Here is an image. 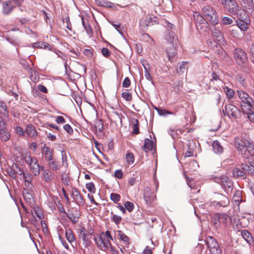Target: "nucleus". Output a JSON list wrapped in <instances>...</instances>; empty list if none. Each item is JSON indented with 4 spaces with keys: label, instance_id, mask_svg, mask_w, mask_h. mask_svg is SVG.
Returning a JSON list of instances; mask_svg holds the SVG:
<instances>
[{
    "label": "nucleus",
    "instance_id": "1",
    "mask_svg": "<svg viewBox=\"0 0 254 254\" xmlns=\"http://www.w3.org/2000/svg\"><path fill=\"white\" fill-rule=\"evenodd\" d=\"M235 145L243 157L248 159L254 156V145L250 140L239 136L235 139Z\"/></svg>",
    "mask_w": 254,
    "mask_h": 254
},
{
    "label": "nucleus",
    "instance_id": "2",
    "mask_svg": "<svg viewBox=\"0 0 254 254\" xmlns=\"http://www.w3.org/2000/svg\"><path fill=\"white\" fill-rule=\"evenodd\" d=\"M219 1L230 15L237 16L245 11L236 0H219Z\"/></svg>",
    "mask_w": 254,
    "mask_h": 254
},
{
    "label": "nucleus",
    "instance_id": "3",
    "mask_svg": "<svg viewBox=\"0 0 254 254\" xmlns=\"http://www.w3.org/2000/svg\"><path fill=\"white\" fill-rule=\"evenodd\" d=\"M202 14L212 25H216L219 22L218 15L215 9L209 5H205L202 8Z\"/></svg>",
    "mask_w": 254,
    "mask_h": 254
},
{
    "label": "nucleus",
    "instance_id": "4",
    "mask_svg": "<svg viewBox=\"0 0 254 254\" xmlns=\"http://www.w3.org/2000/svg\"><path fill=\"white\" fill-rule=\"evenodd\" d=\"M211 221L216 229H220L221 227H226L231 221V218L225 213H215L213 215Z\"/></svg>",
    "mask_w": 254,
    "mask_h": 254
},
{
    "label": "nucleus",
    "instance_id": "5",
    "mask_svg": "<svg viewBox=\"0 0 254 254\" xmlns=\"http://www.w3.org/2000/svg\"><path fill=\"white\" fill-rule=\"evenodd\" d=\"M234 58L239 66L244 68L247 67L248 58L244 50L240 48L235 49L234 51Z\"/></svg>",
    "mask_w": 254,
    "mask_h": 254
},
{
    "label": "nucleus",
    "instance_id": "6",
    "mask_svg": "<svg viewBox=\"0 0 254 254\" xmlns=\"http://www.w3.org/2000/svg\"><path fill=\"white\" fill-rule=\"evenodd\" d=\"M25 162L29 165L30 169L34 176L40 174V165L35 157H32L30 153H26L23 156Z\"/></svg>",
    "mask_w": 254,
    "mask_h": 254
},
{
    "label": "nucleus",
    "instance_id": "7",
    "mask_svg": "<svg viewBox=\"0 0 254 254\" xmlns=\"http://www.w3.org/2000/svg\"><path fill=\"white\" fill-rule=\"evenodd\" d=\"M236 23L241 31H247L250 25L251 20L248 13L245 11L237 16Z\"/></svg>",
    "mask_w": 254,
    "mask_h": 254
},
{
    "label": "nucleus",
    "instance_id": "8",
    "mask_svg": "<svg viewBox=\"0 0 254 254\" xmlns=\"http://www.w3.org/2000/svg\"><path fill=\"white\" fill-rule=\"evenodd\" d=\"M216 182L220 184L225 191L229 193L231 192L233 189V182L231 179L226 176H222L219 178H215Z\"/></svg>",
    "mask_w": 254,
    "mask_h": 254
},
{
    "label": "nucleus",
    "instance_id": "9",
    "mask_svg": "<svg viewBox=\"0 0 254 254\" xmlns=\"http://www.w3.org/2000/svg\"><path fill=\"white\" fill-rule=\"evenodd\" d=\"M225 111L227 115L231 119H237L241 117L240 110L231 104L225 105Z\"/></svg>",
    "mask_w": 254,
    "mask_h": 254
},
{
    "label": "nucleus",
    "instance_id": "10",
    "mask_svg": "<svg viewBox=\"0 0 254 254\" xmlns=\"http://www.w3.org/2000/svg\"><path fill=\"white\" fill-rule=\"evenodd\" d=\"M206 242L210 251V254H221V250L218 243L212 237L207 238Z\"/></svg>",
    "mask_w": 254,
    "mask_h": 254
},
{
    "label": "nucleus",
    "instance_id": "11",
    "mask_svg": "<svg viewBox=\"0 0 254 254\" xmlns=\"http://www.w3.org/2000/svg\"><path fill=\"white\" fill-rule=\"evenodd\" d=\"M71 197L73 201L78 206H83L84 205L85 199L79 191L75 188H73L71 190Z\"/></svg>",
    "mask_w": 254,
    "mask_h": 254
},
{
    "label": "nucleus",
    "instance_id": "12",
    "mask_svg": "<svg viewBox=\"0 0 254 254\" xmlns=\"http://www.w3.org/2000/svg\"><path fill=\"white\" fill-rule=\"evenodd\" d=\"M7 172L9 176L13 179H15L18 175L21 176L23 174V171L16 163H13L11 167L8 169Z\"/></svg>",
    "mask_w": 254,
    "mask_h": 254
},
{
    "label": "nucleus",
    "instance_id": "13",
    "mask_svg": "<svg viewBox=\"0 0 254 254\" xmlns=\"http://www.w3.org/2000/svg\"><path fill=\"white\" fill-rule=\"evenodd\" d=\"M78 233L81 237L85 247L87 248L91 243L90 236L87 233L86 229L85 227H81L78 229Z\"/></svg>",
    "mask_w": 254,
    "mask_h": 254
},
{
    "label": "nucleus",
    "instance_id": "14",
    "mask_svg": "<svg viewBox=\"0 0 254 254\" xmlns=\"http://www.w3.org/2000/svg\"><path fill=\"white\" fill-rule=\"evenodd\" d=\"M193 16L195 19V25L198 30L199 29H202L203 26H201V25H205L208 22L203 15H200L195 12Z\"/></svg>",
    "mask_w": 254,
    "mask_h": 254
},
{
    "label": "nucleus",
    "instance_id": "15",
    "mask_svg": "<svg viewBox=\"0 0 254 254\" xmlns=\"http://www.w3.org/2000/svg\"><path fill=\"white\" fill-rule=\"evenodd\" d=\"M53 149L47 147L46 144L43 145L42 147V154L46 160L51 161L53 160Z\"/></svg>",
    "mask_w": 254,
    "mask_h": 254
},
{
    "label": "nucleus",
    "instance_id": "16",
    "mask_svg": "<svg viewBox=\"0 0 254 254\" xmlns=\"http://www.w3.org/2000/svg\"><path fill=\"white\" fill-rule=\"evenodd\" d=\"M144 199L147 204H150L155 199L156 196L154 193L150 190V188L147 187L145 189Z\"/></svg>",
    "mask_w": 254,
    "mask_h": 254
},
{
    "label": "nucleus",
    "instance_id": "17",
    "mask_svg": "<svg viewBox=\"0 0 254 254\" xmlns=\"http://www.w3.org/2000/svg\"><path fill=\"white\" fill-rule=\"evenodd\" d=\"M14 6L11 4V1L7 0L2 3V12L4 15H8L13 11Z\"/></svg>",
    "mask_w": 254,
    "mask_h": 254
},
{
    "label": "nucleus",
    "instance_id": "18",
    "mask_svg": "<svg viewBox=\"0 0 254 254\" xmlns=\"http://www.w3.org/2000/svg\"><path fill=\"white\" fill-rule=\"evenodd\" d=\"M155 18L151 16L146 17L145 19L140 20L139 25L143 29H146L149 26L153 25V22H155Z\"/></svg>",
    "mask_w": 254,
    "mask_h": 254
},
{
    "label": "nucleus",
    "instance_id": "19",
    "mask_svg": "<svg viewBox=\"0 0 254 254\" xmlns=\"http://www.w3.org/2000/svg\"><path fill=\"white\" fill-rule=\"evenodd\" d=\"M166 39L171 46H177L178 43V37L173 31H169Z\"/></svg>",
    "mask_w": 254,
    "mask_h": 254
},
{
    "label": "nucleus",
    "instance_id": "20",
    "mask_svg": "<svg viewBox=\"0 0 254 254\" xmlns=\"http://www.w3.org/2000/svg\"><path fill=\"white\" fill-rule=\"evenodd\" d=\"M25 132L27 133V135L32 138L33 139H36L37 136V132L35 127L31 125H28L25 130Z\"/></svg>",
    "mask_w": 254,
    "mask_h": 254
},
{
    "label": "nucleus",
    "instance_id": "21",
    "mask_svg": "<svg viewBox=\"0 0 254 254\" xmlns=\"http://www.w3.org/2000/svg\"><path fill=\"white\" fill-rule=\"evenodd\" d=\"M122 115L121 113H119L116 111H113L111 114L109 119L111 122L117 125L119 122L122 124Z\"/></svg>",
    "mask_w": 254,
    "mask_h": 254
},
{
    "label": "nucleus",
    "instance_id": "22",
    "mask_svg": "<svg viewBox=\"0 0 254 254\" xmlns=\"http://www.w3.org/2000/svg\"><path fill=\"white\" fill-rule=\"evenodd\" d=\"M177 46H171L170 47H167L166 49V52L168 55L169 60L171 62H173L174 61L175 57L176 54V47Z\"/></svg>",
    "mask_w": 254,
    "mask_h": 254
},
{
    "label": "nucleus",
    "instance_id": "23",
    "mask_svg": "<svg viewBox=\"0 0 254 254\" xmlns=\"http://www.w3.org/2000/svg\"><path fill=\"white\" fill-rule=\"evenodd\" d=\"M218 204L221 207H226L229 204V200L228 198L221 194L218 195Z\"/></svg>",
    "mask_w": 254,
    "mask_h": 254
},
{
    "label": "nucleus",
    "instance_id": "24",
    "mask_svg": "<svg viewBox=\"0 0 254 254\" xmlns=\"http://www.w3.org/2000/svg\"><path fill=\"white\" fill-rule=\"evenodd\" d=\"M32 46L34 48H41L44 49H48L50 51L52 50L53 49V47L51 45L44 42H38L34 43L33 44Z\"/></svg>",
    "mask_w": 254,
    "mask_h": 254
},
{
    "label": "nucleus",
    "instance_id": "25",
    "mask_svg": "<svg viewBox=\"0 0 254 254\" xmlns=\"http://www.w3.org/2000/svg\"><path fill=\"white\" fill-rule=\"evenodd\" d=\"M242 169L246 172V173L254 176V162L253 164H242Z\"/></svg>",
    "mask_w": 254,
    "mask_h": 254
},
{
    "label": "nucleus",
    "instance_id": "26",
    "mask_svg": "<svg viewBox=\"0 0 254 254\" xmlns=\"http://www.w3.org/2000/svg\"><path fill=\"white\" fill-rule=\"evenodd\" d=\"M0 114L5 118L9 117V110L6 103L2 101H0Z\"/></svg>",
    "mask_w": 254,
    "mask_h": 254
},
{
    "label": "nucleus",
    "instance_id": "27",
    "mask_svg": "<svg viewBox=\"0 0 254 254\" xmlns=\"http://www.w3.org/2000/svg\"><path fill=\"white\" fill-rule=\"evenodd\" d=\"M233 176L236 178H241L245 179L246 178V172L242 169L234 168L233 170Z\"/></svg>",
    "mask_w": 254,
    "mask_h": 254
},
{
    "label": "nucleus",
    "instance_id": "28",
    "mask_svg": "<svg viewBox=\"0 0 254 254\" xmlns=\"http://www.w3.org/2000/svg\"><path fill=\"white\" fill-rule=\"evenodd\" d=\"M242 106H248L249 108H253L254 106V100L250 96H248L245 99H243L241 101Z\"/></svg>",
    "mask_w": 254,
    "mask_h": 254
},
{
    "label": "nucleus",
    "instance_id": "29",
    "mask_svg": "<svg viewBox=\"0 0 254 254\" xmlns=\"http://www.w3.org/2000/svg\"><path fill=\"white\" fill-rule=\"evenodd\" d=\"M131 126L133 129L132 133L138 134L139 133L138 121L136 119H132L131 120Z\"/></svg>",
    "mask_w": 254,
    "mask_h": 254
},
{
    "label": "nucleus",
    "instance_id": "30",
    "mask_svg": "<svg viewBox=\"0 0 254 254\" xmlns=\"http://www.w3.org/2000/svg\"><path fill=\"white\" fill-rule=\"evenodd\" d=\"M212 34L213 36L215 38L216 40L218 42L223 43L225 42V39L223 36V34L220 31L214 29L212 32Z\"/></svg>",
    "mask_w": 254,
    "mask_h": 254
},
{
    "label": "nucleus",
    "instance_id": "31",
    "mask_svg": "<svg viewBox=\"0 0 254 254\" xmlns=\"http://www.w3.org/2000/svg\"><path fill=\"white\" fill-rule=\"evenodd\" d=\"M212 148L215 153H222L223 151V148L217 140H214L212 143Z\"/></svg>",
    "mask_w": 254,
    "mask_h": 254
},
{
    "label": "nucleus",
    "instance_id": "32",
    "mask_svg": "<svg viewBox=\"0 0 254 254\" xmlns=\"http://www.w3.org/2000/svg\"><path fill=\"white\" fill-rule=\"evenodd\" d=\"M188 68V62L183 61L179 66V69H177V73L180 75L187 74Z\"/></svg>",
    "mask_w": 254,
    "mask_h": 254
},
{
    "label": "nucleus",
    "instance_id": "33",
    "mask_svg": "<svg viewBox=\"0 0 254 254\" xmlns=\"http://www.w3.org/2000/svg\"><path fill=\"white\" fill-rule=\"evenodd\" d=\"M152 148V141L148 138L145 139L144 145L142 146V150L147 152L148 151L151 150Z\"/></svg>",
    "mask_w": 254,
    "mask_h": 254
},
{
    "label": "nucleus",
    "instance_id": "34",
    "mask_svg": "<svg viewBox=\"0 0 254 254\" xmlns=\"http://www.w3.org/2000/svg\"><path fill=\"white\" fill-rule=\"evenodd\" d=\"M116 233L117 236L119 237L120 240L122 241L125 245L129 244V238L126 235H125L122 231H117Z\"/></svg>",
    "mask_w": 254,
    "mask_h": 254
},
{
    "label": "nucleus",
    "instance_id": "35",
    "mask_svg": "<svg viewBox=\"0 0 254 254\" xmlns=\"http://www.w3.org/2000/svg\"><path fill=\"white\" fill-rule=\"evenodd\" d=\"M104 233H102L100 236H95L94 237V241L98 246V248L101 250H103V240L104 238L102 237Z\"/></svg>",
    "mask_w": 254,
    "mask_h": 254
},
{
    "label": "nucleus",
    "instance_id": "36",
    "mask_svg": "<svg viewBox=\"0 0 254 254\" xmlns=\"http://www.w3.org/2000/svg\"><path fill=\"white\" fill-rule=\"evenodd\" d=\"M0 138L4 142L9 140L10 134L8 132L7 128H3V131H2V129H0Z\"/></svg>",
    "mask_w": 254,
    "mask_h": 254
},
{
    "label": "nucleus",
    "instance_id": "37",
    "mask_svg": "<svg viewBox=\"0 0 254 254\" xmlns=\"http://www.w3.org/2000/svg\"><path fill=\"white\" fill-rule=\"evenodd\" d=\"M63 213L66 215L73 224H76L78 222L79 217L75 215L73 213H66L64 209H63Z\"/></svg>",
    "mask_w": 254,
    "mask_h": 254
},
{
    "label": "nucleus",
    "instance_id": "38",
    "mask_svg": "<svg viewBox=\"0 0 254 254\" xmlns=\"http://www.w3.org/2000/svg\"><path fill=\"white\" fill-rule=\"evenodd\" d=\"M48 165L50 169L53 170L57 171L60 168V163L54 159L51 161H49Z\"/></svg>",
    "mask_w": 254,
    "mask_h": 254
},
{
    "label": "nucleus",
    "instance_id": "39",
    "mask_svg": "<svg viewBox=\"0 0 254 254\" xmlns=\"http://www.w3.org/2000/svg\"><path fill=\"white\" fill-rule=\"evenodd\" d=\"M43 178L46 182H49L52 180V174L51 171L49 169H46L43 173L42 175Z\"/></svg>",
    "mask_w": 254,
    "mask_h": 254
},
{
    "label": "nucleus",
    "instance_id": "40",
    "mask_svg": "<svg viewBox=\"0 0 254 254\" xmlns=\"http://www.w3.org/2000/svg\"><path fill=\"white\" fill-rule=\"evenodd\" d=\"M65 237L67 240L70 243L74 242L75 237L73 232L70 229H67L65 232Z\"/></svg>",
    "mask_w": 254,
    "mask_h": 254
},
{
    "label": "nucleus",
    "instance_id": "41",
    "mask_svg": "<svg viewBox=\"0 0 254 254\" xmlns=\"http://www.w3.org/2000/svg\"><path fill=\"white\" fill-rule=\"evenodd\" d=\"M248 110L247 112L245 111H243V112L247 115L248 118L251 122L254 123V110L252 108H248Z\"/></svg>",
    "mask_w": 254,
    "mask_h": 254
},
{
    "label": "nucleus",
    "instance_id": "42",
    "mask_svg": "<svg viewBox=\"0 0 254 254\" xmlns=\"http://www.w3.org/2000/svg\"><path fill=\"white\" fill-rule=\"evenodd\" d=\"M223 89L228 99H231L234 97L235 92L232 89L230 88L227 86H225L223 88Z\"/></svg>",
    "mask_w": 254,
    "mask_h": 254
},
{
    "label": "nucleus",
    "instance_id": "43",
    "mask_svg": "<svg viewBox=\"0 0 254 254\" xmlns=\"http://www.w3.org/2000/svg\"><path fill=\"white\" fill-rule=\"evenodd\" d=\"M160 116L166 117L169 115H174V113L165 109L155 108Z\"/></svg>",
    "mask_w": 254,
    "mask_h": 254
},
{
    "label": "nucleus",
    "instance_id": "44",
    "mask_svg": "<svg viewBox=\"0 0 254 254\" xmlns=\"http://www.w3.org/2000/svg\"><path fill=\"white\" fill-rule=\"evenodd\" d=\"M221 22L223 25H226L232 24L234 21L230 17L224 16L221 18Z\"/></svg>",
    "mask_w": 254,
    "mask_h": 254
},
{
    "label": "nucleus",
    "instance_id": "45",
    "mask_svg": "<svg viewBox=\"0 0 254 254\" xmlns=\"http://www.w3.org/2000/svg\"><path fill=\"white\" fill-rule=\"evenodd\" d=\"M95 127L96 130L102 132L104 129L103 122L102 120H99L95 123Z\"/></svg>",
    "mask_w": 254,
    "mask_h": 254
},
{
    "label": "nucleus",
    "instance_id": "46",
    "mask_svg": "<svg viewBox=\"0 0 254 254\" xmlns=\"http://www.w3.org/2000/svg\"><path fill=\"white\" fill-rule=\"evenodd\" d=\"M22 179L24 180V183H31L32 181V177L29 173H25L23 172V174H22Z\"/></svg>",
    "mask_w": 254,
    "mask_h": 254
},
{
    "label": "nucleus",
    "instance_id": "47",
    "mask_svg": "<svg viewBox=\"0 0 254 254\" xmlns=\"http://www.w3.org/2000/svg\"><path fill=\"white\" fill-rule=\"evenodd\" d=\"M237 94L241 101H242L243 99H245L246 98L248 97V96H249L248 93L242 90H237Z\"/></svg>",
    "mask_w": 254,
    "mask_h": 254
},
{
    "label": "nucleus",
    "instance_id": "48",
    "mask_svg": "<svg viewBox=\"0 0 254 254\" xmlns=\"http://www.w3.org/2000/svg\"><path fill=\"white\" fill-rule=\"evenodd\" d=\"M110 199L116 203H117L121 199V196L116 193H111L110 194Z\"/></svg>",
    "mask_w": 254,
    "mask_h": 254
},
{
    "label": "nucleus",
    "instance_id": "49",
    "mask_svg": "<svg viewBox=\"0 0 254 254\" xmlns=\"http://www.w3.org/2000/svg\"><path fill=\"white\" fill-rule=\"evenodd\" d=\"M28 72L30 74V78L32 82L36 83L38 81L39 77L35 71L32 70V72L29 71Z\"/></svg>",
    "mask_w": 254,
    "mask_h": 254
},
{
    "label": "nucleus",
    "instance_id": "50",
    "mask_svg": "<svg viewBox=\"0 0 254 254\" xmlns=\"http://www.w3.org/2000/svg\"><path fill=\"white\" fill-rule=\"evenodd\" d=\"M219 82L223 83V81L220 79L219 75L214 72L211 73V78L210 79V82Z\"/></svg>",
    "mask_w": 254,
    "mask_h": 254
},
{
    "label": "nucleus",
    "instance_id": "51",
    "mask_svg": "<svg viewBox=\"0 0 254 254\" xmlns=\"http://www.w3.org/2000/svg\"><path fill=\"white\" fill-rule=\"evenodd\" d=\"M23 198L28 204H31L33 200V193L23 195Z\"/></svg>",
    "mask_w": 254,
    "mask_h": 254
},
{
    "label": "nucleus",
    "instance_id": "52",
    "mask_svg": "<svg viewBox=\"0 0 254 254\" xmlns=\"http://www.w3.org/2000/svg\"><path fill=\"white\" fill-rule=\"evenodd\" d=\"M126 160L128 164H132L134 162V156L132 153H128L126 154Z\"/></svg>",
    "mask_w": 254,
    "mask_h": 254
},
{
    "label": "nucleus",
    "instance_id": "53",
    "mask_svg": "<svg viewBox=\"0 0 254 254\" xmlns=\"http://www.w3.org/2000/svg\"><path fill=\"white\" fill-rule=\"evenodd\" d=\"M124 206L129 212H131L134 209V204L130 201H126L124 203Z\"/></svg>",
    "mask_w": 254,
    "mask_h": 254
},
{
    "label": "nucleus",
    "instance_id": "54",
    "mask_svg": "<svg viewBox=\"0 0 254 254\" xmlns=\"http://www.w3.org/2000/svg\"><path fill=\"white\" fill-rule=\"evenodd\" d=\"M122 97L127 101H130L132 100V95L129 92H123L122 93Z\"/></svg>",
    "mask_w": 254,
    "mask_h": 254
},
{
    "label": "nucleus",
    "instance_id": "55",
    "mask_svg": "<svg viewBox=\"0 0 254 254\" xmlns=\"http://www.w3.org/2000/svg\"><path fill=\"white\" fill-rule=\"evenodd\" d=\"M86 188L90 192L94 193L96 188L94 184L92 182L86 184Z\"/></svg>",
    "mask_w": 254,
    "mask_h": 254
},
{
    "label": "nucleus",
    "instance_id": "56",
    "mask_svg": "<svg viewBox=\"0 0 254 254\" xmlns=\"http://www.w3.org/2000/svg\"><path fill=\"white\" fill-rule=\"evenodd\" d=\"M101 5L102 6L107 7H112L114 4L108 0H102L101 1Z\"/></svg>",
    "mask_w": 254,
    "mask_h": 254
},
{
    "label": "nucleus",
    "instance_id": "57",
    "mask_svg": "<svg viewBox=\"0 0 254 254\" xmlns=\"http://www.w3.org/2000/svg\"><path fill=\"white\" fill-rule=\"evenodd\" d=\"M64 129L69 134H72L73 133V129L72 128L69 124H66L63 127Z\"/></svg>",
    "mask_w": 254,
    "mask_h": 254
},
{
    "label": "nucleus",
    "instance_id": "58",
    "mask_svg": "<svg viewBox=\"0 0 254 254\" xmlns=\"http://www.w3.org/2000/svg\"><path fill=\"white\" fill-rule=\"evenodd\" d=\"M123 87L128 88L130 86L131 82L128 77H126L123 82Z\"/></svg>",
    "mask_w": 254,
    "mask_h": 254
},
{
    "label": "nucleus",
    "instance_id": "59",
    "mask_svg": "<svg viewBox=\"0 0 254 254\" xmlns=\"http://www.w3.org/2000/svg\"><path fill=\"white\" fill-rule=\"evenodd\" d=\"M63 22L66 24L65 27L69 30H71V24L69 21V17H66L64 19H63Z\"/></svg>",
    "mask_w": 254,
    "mask_h": 254
},
{
    "label": "nucleus",
    "instance_id": "60",
    "mask_svg": "<svg viewBox=\"0 0 254 254\" xmlns=\"http://www.w3.org/2000/svg\"><path fill=\"white\" fill-rule=\"evenodd\" d=\"M115 177L118 179H121L123 177V173L121 170H117L115 171L114 173Z\"/></svg>",
    "mask_w": 254,
    "mask_h": 254
},
{
    "label": "nucleus",
    "instance_id": "61",
    "mask_svg": "<svg viewBox=\"0 0 254 254\" xmlns=\"http://www.w3.org/2000/svg\"><path fill=\"white\" fill-rule=\"evenodd\" d=\"M109 247H111V244L108 239H105L104 238L103 240V250H106L108 249Z\"/></svg>",
    "mask_w": 254,
    "mask_h": 254
},
{
    "label": "nucleus",
    "instance_id": "62",
    "mask_svg": "<svg viewBox=\"0 0 254 254\" xmlns=\"http://www.w3.org/2000/svg\"><path fill=\"white\" fill-rule=\"evenodd\" d=\"M112 219L113 221L117 224L118 225L120 223L122 220V217L120 216H118L116 214H113L112 215Z\"/></svg>",
    "mask_w": 254,
    "mask_h": 254
},
{
    "label": "nucleus",
    "instance_id": "63",
    "mask_svg": "<svg viewBox=\"0 0 254 254\" xmlns=\"http://www.w3.org/2000/svg\"><path fill=\"white\" fill-rule=\"evenodd\" d=\"M83 53L86 56L89 58H91L93 56V52L91 49H84L83 50Z\"/></svg>",
    "mask_w": 254,
    "mask_h": 254
},
{
    "label": "nucleus",
    "instance_id": "64",
    "mask_svg": "<svg viewBox=\"0 0 254 254\" xmlns=\"http://www.w3.org/2000/svg\"><path fill=\"white\" fill-rule=\"evenodd\" d=\"M102 55L106 58H108L111 54L110 51L106 48H103L101 50Z\"/></svg>",
    "mask_w": 254,
    "mask_h": 254
}]
</instances>
